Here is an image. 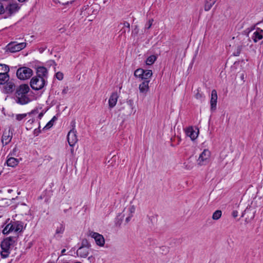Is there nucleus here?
I'll list each match as a JSON object with an SVG mask.
<instances>
[{"label":"nucleus","instance_id":"obj_1","mask_svg":"<svg viewBox=\"0 0 263 263\" xmlns=\"http://www.w3.org/2000/svg\"><path fill=\"white\" fill-rule=\"evenodd\" d=\"M29 90L30 88L28 85H21L15 93L16 102L21 105H25L30 102L31 100L28 96Z\"/></svg>","mask_w":263,"mask_h":263},{"label":"nucleus","instance_id":"obj_2","mask_svg":"<svg viewBox=\"0 0 263 263\" xmlns=\"http://www.w3.org/2000/svg\"><path fill=\"white\" fill-rule=\"evenodd\" d=\"M16 238L13 237H8L4 239L1 243V250L0 254L3 258H7L11 252V249L14 247Z\"/></svg>","mask_w":263,"mask_h":263},{"label":"nucleus","instance_id":"obj_3","mask_svg":"<svg viewBox=\"0 0 263 263\" xmlns=\"http://www.w3.org/2000/svg\"><path fill=\"white\" fill-rule=\"evenodd\" d=\"M24 223L21 221H11L6 224L3 230L4 234H8L10 232H21L24 229Z\"/></svg>","mask_w":263,"mask_h":263},{"label":"nucleus","instance_id":"obj_4","mask_svg":"<svg viewBox=\"0 0 263 263\" xmlns=\"http://www.w3.org/2000/svg\"><path fill=\"white\" fill-rule=\"evenodd\" d=\"M27 46L26 42L18 43L16 41L11 42L5 47L6 52L15 53L24 49Z\"/></svg>","mask_w":263,"mask_h":263},{"label":"nucleus","instance_id":"obj_5","mask_svg":"<svg viewBox=\"0 0 263 263\" xmlns=\"http://www.w3.org/2000/svg\"><path fill=\"white\" fill-rule=\"evenodd\" d=\"M32 70L26 67L19 68L16 71L17 77L21 80H25L29 79L32 76Z\"/></svg>","mask_w":263,"mask_h":263},{"label":"nucleus","instance_id":"obj_6","mask_svg":"<svg viewBox=\"0 0 263 263\" xmlns=\"http://www.w3.org/2000/svg\"><path fill=\"white\" fill-rule=\"evenodd\" d=\"M211 156V152L208 149H204L197 159L198 165L203 166L208 164L210 161Z\"/></svg>","mask_w":263,"mask_h":263},{"label":"nucleus","instance_id":"obj_7","mask_svg":"<svg viewBox=\"0 0 263 263\" xmlns=\"http://www.w3.org/2000/svg\"><path fill=\"white\" fill-rule=\"evenodd\" d=\"M152 75L153 72L151 70H144L142 68L136 69L134 72V76L143 81L145 80H150Z\"/></svg>","mask_w":263,"mask_h":263},{"label":"nucleus","instance_id":"obj_8","mask_svg":"<svg viewBox=\"0 0 263 263\" xmlns=\"http://www.w3.org/2000/svg\"><path fill=\"white\" fill-rule=\"evenodd\" d=\"M46 84V80L39 77H33L30 81L31 88L35 90L42 89Z\"/></svg>","mask_w":263,"mask_h":263},{"label":"nucleus","instance_id":"obj_9","mask_svg":"<svg viewBox=\"0 0 263 263\" xmlns=\"http://www.w3.org/2000/svg\"><path fill=\"white\" fill-rule=\"evenodd\" d=\"M67 140L69 145L73 147L78 142V139L77 135V130L74 128H72L68 133Z\"/></svg>","mask_w":263,"mask_h":263},{"label":"nucleus","instance_id":"obj_10","mask_svg":"<svg viewBox=\"0 0 263 263\" xmlns=\"http://www.w3.org/2000/svg\"><path fill=\"white\" fill-rule=\"evenodd\" d=\"M89 236L93 238L97 245L102 247L105 243V239L103 235L98 233L94 232H90L89 233Z\"/></svg>","mask_w":263,"mask_h":263},{"label":"nucleus","instance_id":"obj_11","mask_svg":"<svg viewBox=\"0 0 263 263\" xmlns=\"http://www.w3.org/2000/svg\"><path fill=\"white\" fill-rule=\"evenodd\" d=\"M150 80H145L141 84H139V89L140 93L146 95L147 92L149 91V83Z\"/></svg>","mask_w":263,"mask_h":263},{"label":"nucleus","instance_id":"obj_12","mask_svg":"<svg viewBox=\"0 0 263 263\" xmlns=\"http://www.w3.org/2000/svg\"><path fill=\"white\" fill-rule=\"evenodd\" d=\"M36 76L35 77L43 78L46 80L48 76L47 69L43 66L37 67L36 68Z\"/></svg>","mask_w":263,"mask_h":263},{"label":"nucleus","instance_id":"obj_13","mask_svg":"<svg viewBox=\"0 0 263 263\" xmlns=\"http://www.w3.org/2000/svg\"><path fill=\"white\" fill-rule=\"evenodd\" d=\"M217 101V93L215 89H213L211 92V97L210 100L211 109L212 110H214L216 108Z\"/></svg>","mask_w":263,"mask_h":263},{"label":"nucleus","instance_id":"obj_14","mask_svg":"<svg viewBox=\"0 0 263 263\" xmlns=\"http://www.w3.org/2000/svg\"><path fill=\"white\" fill-rule=\"evenodd\" d=\"M12 137V134L8 130L7 131H5L3 134L2 137V142L3 145L8 144L11 140Z\"/></svg>","mask_w":263,"mask_h":263},{"label":"nucleus","instance_id":"obj_15","mask_svg":"<svg viewBox=\"0 0 263 263\" xmlns=\"http://www.w3.org/2000/svg\"><path fill=\"white\" fill-rule=\"evenodd\" d=\"M185 134L191 140H194L198 137V132H196L193 127H189L185 129Z\"/></svg>","mask_w":263,"mask_h":263},{"label":"nucleus","instance_id":"obj_16","mask_svg":"<svg viewBox=\"0 0 263 263\" xmlns=\"http://www.w3.org/2000/svg\"><path fill=\"white\" fill-rule=\"evenodd\" d=\"M118 99V95L117 92H113L108 100L109 108H112L115 107L117 104Z\"/></svg>","mask_w":263,"mask_h":263},{"label":"nucleus","instance_id":"obj_17","mask_svg":"<svg viewBox=\"0 0 263 263\" xmlns=\"http://www.w3.org/2000/svg\"><path fill=\"white\" fill-rule=\"evenodd\" d=\"M38 114L37 110H33L31 112H29L27 114H16L15 115V119L18 121H21L25 119L27 115H36Z\"/></svg>","mask_w":263,"mask_h":263},{"label":"nucleus","instance_id":"obj_18","mask_svg":"<svg viewBox=\"0 0 263 263\" xmlns=\"http://www.w3.org/2000/svg\"><path fill=\"white\" fill-rule=\"evenodd\" d=\"M14 89V84L12 82H7L4 86L3 91L4 93H9L12 92Z\"/></svg>","mask_w":263,"mask_h":263},{"label":"nucleus","instance_id":"obj_19","mask_svg":"<svg viewBox=\"0 0 263 263\" xmlns=\"http://www.w3.org/2000/svg\"><path fill=\"white\" fill-rule=\"evenodd\" d=\"M19 9L18 5L16 3L10 4L6 8V11H8L10 14H13Z\"/></svg>","mask_w":263,"mask_h":263},{"label":"nucleus","instance_id":"obj_20","mask_svg":"<svg viewBox=\"0 0 263 263\" xmlns=\"http://www.w3.org/2000/svg\"><path fill=\"white\" fill-rule=\"evenodd\" d=\"M262 30L261 29H258L256 31H255L253 34L252 39L254 42L256 43L259 40H260L262 39Z\"/></svg>","mask_w":263,"mask_h":263},{"label":"nucleus","instance_id":"obj_21","mask_svg":"<svg viewBox=\"0 0 263 263\" xmlns=\"http://www.w3.org/2000/svg\"><path fill=\"white\" fill-rule=\"evenodd\" d=\"M77 253L81 257H86L88 254V249L86 247H81L77 250Z\"/></svg>","mask_w":263,"mask_h":263},{"label":"nucleus","instance_id":"obj_22","mask_svg":"<svg viewBox=\"0 0 263 263\" xmlns=\"http://www.w3.org/2000/svg\"><path fill=\"white\" fill-rule=\"evenodd\" d=\"M18 159L12 157L8 158L6 161L7 165L11 167H15L18 164Z\"/></svg>","mask_w":263,"mask_h":263},{"label":"nucleus","instance_id":"obj_23","mask_svg":"<svg viewBox=\"0 0 263 263\" xmlns=\"http://www.w3.org/2000/svg\"><path fill=\"white\" fill-rule=\"evenodd\" d=\"M217 0H206L204 5V10H210Z\"/></svg>","mask_w":263,"mask_h":263},{"label":"nucleus","instance_id":"obj_24","mask_svg":"<svg viewBox=\"0 0 263 263\" xmlns=\"http://www.w3.org/2000/svg\"><path fill=\"white\" fill-rule=\"evenodd\" d=\"M9 71V66L6 64H0V74H8Z\"/></svg>","mask_w":263,"mask_h":263},{"label":"nucleus","instance_id":"obj_25","mask_svg":"<svg viewBox=\"0 0 263 263\" xmlns=\"http://www.w3.org/2000/svg\"><path fill=\"white\" fill-rule=\"evenodd\" d=\"M9 76L8 74H0V85H4L9 80Z\"/></svg>","mask_w":263,"mask_h":263},{"label":"nucleus","instance_id":"obj_26","mask_svg":"<svg viewBox=\"0 0 263 263\" xmlns=\"http://www.w3.org/2000/svg\"><path fill=\"white\" fill-rule=\"evenodd\" d=\"M157 60V57L155 55H151L146 60V64L148 65H152Z\"/></svg>","mask_w":263,"mask_h":263},{"label":"nucleus","instance_id":"obj_27","mask_svg":"<svg viewBox=\"0 0 263 263\" xmlns=\"http://www.w3.org/2000/svg\"><path fill=\"white\" fill-rule=\"evenodd\" d=\"M123 27L121 29V31L122 33H125L126 31L129 32L130 31V25L129 23L127 22H124L123 24Z\"/></svg>","mask_w":263,"mask_h":263},{"label":"nucleus","instance_id":"obj_28","mask_svg":"<svg viewBox=\"0 0 263 263\" xmlns=\"http://www.w3.org/2000/svg\"><path fill=\"white\" fill-rule=\"evenodd\" d=\"M65 230V227L62 224H59V226L57 227V229L55 231L56 234H62Z\"/></svg>","mask_w":263,"mask_h":263},{"label":"nucleus","instance_id":"obj_29","mask_svg":"<svg viewBox=\"0 0 263 263\" xmlns=\"http://www.w3.org/2000/svg\"><path fill=\"white\" fill-rule=\"evenodd\" d=\"M221 211L220 210H217L213 213L212 218L214 220H218L221 217Z\"/></svg>","mask_w":263,"mask_h":263},{"label":"nucleus","instance_id":"obj_30","mask_svg":"<svg viewBox=\"0 0 263 263\" xmlns=\"http://www.w3.org/2000/svg\"><path fill=\"white\" fill-rule=\"evenodd\" d=\"M195 98L197 99L200 100V101H202L204 100L205 97L202 92H200L199 91H198V92L195 95Z\"/></svg>","mask_w":263,"mask_h":263},{"label":"nucleus","instance_id":"obj_31","mask_svg":"<svg viewBox=\"0 0 263 263\" xmlns=\"http://www.w3.org/2000/svg\"><path fill=\"white\" fill-rule=\"evenodd\" d=\"M18 151V149L15 146V147H14V148L10 152L9 155L8 157H9V156H16L17 155V152Z\"/></svg>","mask_w":263,"mask_h":263},{"label":"nucleus","instance_id":"obj_32","mask_svg":"<svg viewBox=\"0 0 263 263\" xmlns=\"http://www.w3.org/2000/svg\"><path fill=\"white\" fill-rule=\"evenodd\" d=\"M53 124L54 123L53 122V121L50 120L44 126L43 129H48L50 128L53 125Z\"/></svg>","mask_w":263,"mask_h":263},{"label":"nucleus","instance_id":"obj_33","mask_svg":"<svg viewBox=\"0 0 263 263\" xmlns=\"http://www.w3.org/2000/svg\"><path fill=\"white\" fill-rule=\"evenodd\" d=\"M34 121H35V120L33 119H30L27 121V126H28V127H27V129L32 128V127L30 125H31Z\"/></svg>","mask_w":263,"mask_h":263},{"label":"nucleus","instance_id":"obj_34","mask_svg":"<svg viewBox=\"0 0 263 263\" xmlns=\"http://www.w3.org/2000/svg\"><path fill=\"white\" fill-rule=\"evenodd\" d=\"M57 79L59 80H62L63 79V74L61 72H58L55 74Z\"/></svg>","mask_w":263,"mask_h":263},{"label":"nucleus","instance_id":"obj_35","mask_svg":"<svg viewBox=\"0 0 263 263\" xmlns=\"http://www.w3.org/2000/svg\"><path fill=\"white\" fill-rule=\"evenodd\" d=\"M39 124H40V122L39 123ZM40 125H39L38 128H35L33 131V134L34 136H37L39 135V134L41 133V130L40 129Z\"/></svg>","mask_w":263,"mask_h":263},{"label":"nucleus","instance_id":"obj_36","mask_svg":"<svg viewBox=\"0 0 263 263\" xmlns=\"http://www.w3.org/2000/svg\"><path fill=\"white\" fill-rule=\"evenodd\" d=\"M153 22V19L149 20L148 21V22L145 25V28L146 29H149L151 27L152 25Z\"/></svg>","mask_w":263,"mask_h":263},{"label":"nucleus","instance_id":"obj_37","mask_svg":"<svg viewBox=\"0 0 263 263\" xmlns=\"http://www.w3.org/2000/svg\"><path fill=\"white\" fill-rule=\"evenodd\" d=\"M128 212L130 213L129 214L133 215V214L135 212V208L134 205H131L128 209Z\"/></svg>","mask_w":263,"mask_h":263},{"label":"nucleus","instance_id":"obj_38","mask_svg":"<svg viewBox=\"0 0 263 263\" xmlns=\"http://www.w3.org/2000/svg\"><path fill=\"white\" fill-rule=\"evenodd\" d=\"M5 11L3 4L0 2V14H3Z\"/></svg>","mask_w":263,"mask_h":263},{"label":"nucleus","instance_id":"obj_39","mask_svg":"<svg viewBox=\"0 0 263 263\" xmlns=\"http://www.w3.org/2000/svg\"><path fill=\"white\" fill-rule=\"evenodd\" d=\"M127 104L129 105L130 108L132 110L133 109V102L132 100H129L127 102Z\"/></svg>","mask_w":263,"mask_h":263},{"label":"nucleus","instance_id":"obj_40","mask_svg":"<svg viewBox=\"0 0 263 263\" xmlns=\"http://www.w3.org/2000/svg\"><path fill=\"white\" fill-rule=\"evenodd\" d=\"M68 87H65L62 90V93L63 95H65V94H66L68 92Z\"/></svg>","mask_w":263,"mask_h":263},{"label":"nucleus","instance_id":"obj_41","mask_svg":"<svg viewBox=\"0 0 263 263\" xmlns=\"http://www.w3.org/2000/svg\"><path fill=\"white\" fill-rule=\"evenodd\" d=\"M238 212L236 210H235V211H233V212H232V216L234 217V218H236V217L238 216Z\"/></svg>","mask_w":263,"mask_h":263},{"label":"nucleus","instance_id":"obj_42","mask_svg":"<svg viewBox=\"0 0 263 263\" xmlns=\"http://www.w3.org/2000/svg\"><path fill=\"white\" fill-rule=\"evenodd\" d=\"M132 216H133V215L129 214V216L126 218V222H128L130 221V218Z\"/></svg>","mask_w":263,"mask_h":263},{"label":"nucleus","instance_id":"obj_43","mask_svg":"<svg viewBox=\"0 0 263 263\" xmlns=\"http://www.w3.org/2000/svg\"><path fill=\"white\" fill-rule=\"evenodd\" d=\"M43 115H44V112H40V113H39V114L37 117H38V118H39V119H41V118H42V117L43 116Z\"/></svg>","mask_w":263,"mask_h":263},{"label":"nucleus","instance_id":"obj_44","mask_svg":"<svg viewBox=\"0 0 263 263\" xmlns=\"http://www.w3.org/2000/svg\"><path fill=\"white\" fill-rule=\"evenodd\" d=\"M57 117L55 116H54L50 121H52L54 123V121L55 120H57Z\"/></svg>","mask_w":263,"mask_h":263},{"label":"nucleus","instance_id":"obj_45","mask_svg":"<svg viewBox=\"0 0 263 263\" xmlns=\"http://www.w3.org/2000/svg\"><path fill=\"white\" fill-rule=\"evenodd\" d=\"M66 252V249H64L61 251V254L62 255H64L65 252Z\"/></svg>","mask_w":263,"mask_h":263},{"label":"nucleus","instance_id":"obj_46","mask_svg":"<svg viewBox=\"0 0 263 263\" xmlns=\"http://www.w3.org/2000/svg\"><path fill=\"white\" fill-rule=\"evenodd\" d=\"M26 0H18V1H19L20 2H25Z\"/></svg>","mask_w":263,"mask_h":263},{"label":"nucleus","instance_id":"obj_47","mask_svg":"<svg viewBox=\"0 0 263 263\" xmlns=\"http://www.w3.org/2000/svg\"><path fill=\"white\" fill-rule=\"evenodd\" d=\"M8 192H9V193H11V192L12 191V190L9 189V190H8Z\"/></svg>","mask_w":263,"mask_h":263}]
</instances>
